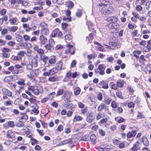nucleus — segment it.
<instances>
[{
  "mask_svg": "<svg viewBox=\"0 0 151 151\" xmlns=\"http://www.w3.org/2000/svg\"><path fill=\"white\" fill-rule=\"evenodd\" d=\"M110 85L111 86V89L114 90H116L118 89V87L117 85L115 84L114 82H111Z\"/></svg>",
  "mask_w": 151,
  "mask_h": 151,
  "instance_id": "nucleus-39",
  "label": "nucleus"
},
{
  "mask_svg": "<svg viewBox=\"0 0 151 151\" xmlns=\"http://www.w3.org/2000/svg\"><path fill=\"white\" fill-rule=\"evenodd\" d=\"M117 86L118 87H122L123 86V84L122 82L118 81L116 83Z\"/></svg>",
  "mask_w": 151,
  "mask_h": 151,
  "instance_id": "nucleus-60",
  "label": "nucleus"
},
{
  "mask_svg": "<svg viewBox=\"0 0 151 151\" xmlns=\"http://www.w3.org/2000/svg\"><path fill=\"white\" fill-rule=\"evenodd\" d=\"M48 81L51 82H54L56 80L55 78L53 76L49 78L48 79Z\"/></svg>",
  "mask_w": 151,
  "mask_h": 151,
  "instance_id": "nucleus-51",
  "label": "nucleus"
},
{
  "mask_svg": "<svg viewBox=\"0 0 151 151\" xmlns=\"http://www.w3.org/2000/svg\"><path fill=\"white\" fill-rule=\"evenodd\" d=\"M99 84H102L103 86L102 88L104 89H108L109 88V86L107 83H104V81H102V82H101Z\"/></svg>",
  "mask_w": 151,
  "mask_h": 151,
  "instance_id": "nucleus-37",
  "label": "nucleus"
},
{
  "mask_svg": "<svg viewBox=\"0 0 151 151\" xmlns=\"http://www.w3.org/2000/svg\"><path fill=\"white\" fill-rule=\"evenodd\" d=\"M40 25L42 27V28H47V24L44 22L41 23L40 24Z\"/></svg>",
  "mask_w": 151,
  "mask_h": 151,
  "instance_id": "nucleus-52",
  "label": "nucleus"
},
{
  "mask_svg": "<svg viewBox=\"0 0 151 151\" xmlns=\"http://www.w3.org/2000/svg\"><path fill=\"white\" fill-rule=\"evenodd\" d=\"M100 1L101 2L103 3H100L98 5H97V6L98 7H102V9L103 8L105 9H107V8H105L104 7H106L108 6V5L109 6V7H107V8H109L110 9H112V7L111 6H109V5H108L107 3H109V2H108V1L106 0H101Z\"/></svg>",
  "mask_w": 151,
  "mask_h": 151,
  "instance_id": "nucleus-2",
  "label": "nucleus"
},
{
  "mask_svg": "<svg viewBox=\"0 0 151 151\" xmlns=\"http://www.w3.org/2000/svg\"><path fill=\"white\" fill-rule=\"evenodd\" d=\"M17 76H7L5 77V78H4V81H7V80H8V79L10 78L12 79H13V78H17Z\"/></svg>",
  "mask_w": 151,
  "mask_h": 151,
  "instance_id": "nucleus-43",
  "label": "nucleus"
},
{
  "mask_svg": "<svg viewBox=\"0 0 151 151\" xmlns=\"http://www.w3.org/2000/svg\"><path fill=\"white\" fill-rule=\"evenodd\" d=\"M71 95V93L68 91H65L62 96V98H70Z\"/></svg>",
  "mask_w": 151,
  "mask_h": 151,
  "instance_id": "nucleus-20",
  "label": "nucleus"
},
{
  "mask_svg": "<svg viewBox=\"0 0 151 151\" xmlns=\"http://www.w3.org/2000/svg\"><path fill=\"white\" fill-rule=\"evenodd\" d=\"M33 49L35 51H37V53L41 55H42L44 53L43 50L41 48H39L38 46L35 45L33 47Z\"/></svg>",
  "mask_w": 151,
  "mask_h": 151,
  "instance_id": "nucleus-8",
  "label": "nucleus"
},
{
  "mask_svg": "<svg viewBox=\"0 0 151 151\" xmlns=\"http://www.w3.org/2000/svg\"><path fill=\"white\" fill-rule=\"evenodd\" d=\"M6 137L8 138H12L15 137L14 133L12 130H9L6 133Z\"/></svg>",
  "mask_w": 151,
  "mask_h": 151,
  "instance_id": "nucleus-10",
  "label": "nucleus"
},
{
  "mask_svg": "<svg viewBox=\"0 0 151 151\" xmlns=\"http://www.w3.org/2000/svg\"><path fill=\"white\" fill-rule=\"evenodd\" d=\"M70 98H63L64 101L67 103L68 104L70 102V101L69 100Z\"/></svg>",
  "mask_w": 151,
  "mask_h": 151,
  "instance_id": "nucleus-61",
  "label": "nucleus"
},
{
  "mask_svg": "<svg viewBox=\"0 0 151 151\" xmlns=\"http://www.w3.org/2000/svg\"><path fill=\"white\" fill-rule=\"evenodd\" d=\"M108 27L110 29H116L119 27V25L117 23L114 22L113 24H109L107 25Z\"/></svg>",
  "mask_w": 151,
  "mask_h": 151,
  "instance_id": "nucleus-12",
  "label": "nucleus"
},
{
  "mask_svg": "<svg viewBox=\"0 0 151 151\" xmlns=\"http://www.w3.org/2000/svg\"><path fill=\"white\" fill-rule=\"evenodd\" d=\"M14 70H13L12 74H17L19 73V70L17 69L14 67Z\"/></svg>",
  "mask_w": 151,
  "mask_h": 151,
  "instance_id": "nucleus-54",
  "label": "nucleus"
},
{
  "mask_svg": "<svg viewBox=\"0 0 151 151\" xmlns=\"http://www.w3.org/2000/svg\"><path fill=\"white\" fill-rule=\"evenodd\" d=\"M41 33L42 35H47L48 34L49 31L47 28H42Z\"/></svg>",
  "mask_w": 151,
  "mask_h": 151,
  "instance_id": "nucleus-32",
  "label": "nucleus"
},
{
  "mask_svg": "<svg viewBox=\"0 0 151 151\" xmlns=\"http://www.w3.org/2000/svg\"><path fill=\"white\" fill-rule=\"evenodd\" d=\"M32 107L33 109L32 110V111L36 114H37L39 113V111L38 110V106L36 104L33 106Z\"/></svg>",
  "mask_w": 151,
  "mask_h": 151,
  "instance_id": "nucleus-24",
  "label": "nucleus"
},
{
  "mask_svg": "<svg viewBox=\"0 0 151 151\" xmlns=\"http://www.w3.org/2000/svg\"><path fill=\"white\" fill-rule=\"evenodd\" d=\"M66 46L68 47V49L65 50V54H67L68 53H70L71 55L74 54L75 50L73 48V45L68 44Z\"/></svg>",
  "mask_w": 151,
  "mask_h": 151,
  "instance_id": "nucleus-3",
  "label": "nucleus"
},
{
  "mask_svg": "<svg viewBox=\"0 0 151 151\" xmlns=\"http://www.w3.org/2000/svg\"><path fill=\"white\" fill-rule=\"evenodd\" d=\"M18 19L17 17H13L9 19V22L12 25H17Z\"/></svg>",
  "mask_w": 151,
  "mask_h": 151,
  "instance_id": "nucleus-11",
  "label": "nucleus"
},
{
  "mask_svg": "<svg viewBox=\"0 0 151 151\" xmlns=\"http://www.w3.org/2000/svg\"><path fill=\"white\" fill-rule=\"evenodd\" d=\"M57 70L55 69H52L49 70H48L43 72V75L45 76H49L50 75H53L54 74L56 73Z\"/></svg>",
  "mask_w": 151,
  "mask_h": 151,
  "instance_id": "nucleus-4",
  "label": "nucleus"
},
{
  "mask_svg": "<svg viewBox=\"0 0 151 151\" xmlns=\"http://www.w3.org/2000/svg\"><path fill=\"white\" fill-rule=\"evenodd\" d=\"M97 49H98L100 51L103 52L104 51L105 49L104 48V47L103 46L101 45L99 46H98L97 47Z\"/></svg>",
  "mask_w": 151,
  "mask_h": 151,
  "instance_id": "nucleus-45",
  "label": "nucleus"
},
{
  "mask_svg": "<svg viewBox=\"0 0 151 151\" xmlns=\"http://www.w3.org/2000/svg\"><path fill=\"white\" fill-rule=\"evenodd\" d=\"M116 96L119 98L123 99V97L122 95V92L121 91H119L117 92L116 93Z\"/></svg>",
  "mask_w": 151,
  "mask_h": 151,
  "instance_id": "nucleus-47",
  "label": "nucleus"
},
{
  "mask_svg": "<svg viewBox=\"0 0 151 151\" xmlns=\"http://www.w3.org/2000/svg\"><path fill=\"white\" fill-rule=\"evenodd\" d=\"M83 119V118L82 117L77 114L75 116L73 121L74 122H76L78 121H81Z\"/></svg>",
  "mask_w": 151,
  "mask_h": 151,
  "instance_id": "nucleus-27",
  "label": "nucleus"
},
{
  "mask_svg": "<svg viewBox=\"0 0 151 151\" xmlns=\"http://www.w3.org/2000/svg\"><path fill=\"white\" fill-rule=\"evenodd\" d=\"M146 48V50L145 51V52H148L150 50H151V46L150 45H147V46L145 47Z\"/></svg>",
  "mask_w": 151,
  "mask_h": 151,
  "instance_id": "nucleus-62",
  "label": "nucleus"
},
{
  "mask_svg": "<svg viewBox=\"0 0 151 151\" xmlns=\"http://www.w3.org/2000/svg\"><path fill=\"white\" fill-rule=\"evenodd\" d=\"M91 141L93 144H95L96 143V137L94 134H91L90 136Z\"/></svg>",
  "mask_w": 151,
  "mask_h": 151,
  "instance_id": "nucleus-21",
  "label": "nucleus"
},
{
  "mask_svg": "<svg viewBox=\"0 0 151 151\" xmlns=\"http://www.w3.org/2000/svg\"><path fill=\"white\" fill-rule=\"evenodd\" d=\"M51 105L52 106L55 108H57L58 106V104L56 102H53Z\"/></svg>",
  "mask_w": 151,
  "mask_h": 151,
  "instance_id": "nucleus-63",
  "label": "nucleus"
},
{
  "mask_svg": "<svg viewBox=\"0 0 151 151\" xmlns=\"http://www.w3.org/2000/svg\"><path fill=\"white\" fill-rule=\"evenodd\" d=\"M49 43H48L53 48L54 45H55V42L52 39H50L48 41Z\"/></svg>",
  "mask_w": 151,
  "mask_h": 151,
  "instance_id": "nucleus-46",
  "label": "nucleus"
},
{
  "mask_svg": "<svg viewBox=\"0 0 151 151\" xmlns=\"http://www.w3.org/2000/svg\"><path fill=\"white\" fill-rule=\"evenodd\" d=\"M36 57L37 58V55H36L35 58L32 60L31 62L32 64H31L33 66L35 67L37 65V60L35 58Z\"/></svg>",
  "mask_w": 151,
  "mask_h": 151,
  "instance_id": "nucleus-23",
  "label": "nucleus"
},
{
  "mask_svg": "<svg viewBox=\"0 0 151 151\" xmlns=\"http://www.w3.org/2000/svg\"><path fill=\"white\" fill-rule=\"evenodd\" d=\"M58 29L54 30L52 33V36L53 37H56L57 36Z\"/></svg>",
  "mask_w": 151,
  "mask_h": 151,
  "instance_id": "nucleus-41",
  "label": "nucleus"
},
{
  "mask_svg": "<svg viewBox=\"0 0 151 151\" xmlns=\"http://www.w3.org/2000/svg\"><path fill=\"white\" fill-rule=\"evenodd\" d=\"M78 107L80 108H83L84 107V104L81 102L78 103Z\"/></svg>",
  "mask_w": 151,
  "mask_h": 151,
  "instance_id": "nucleus-56",
  "label": "nucleus"
},
{
  "mask_svg": "<svg viewBox=\"0 0 151 151\" xmlns=\"http://www.w3.org/2000/svg\"><path fill=\"white\" fill-rule=\"evenodd\" d=\"M105 105L104 104H101L99 105L98 108V111H101L105 107Z\"/></svg>",
  "mask_w": 151,
  "mask_h": 151,
  "instance_id": "nucleus-40",
  "label": "nucleus"
},
{
  "mask_svg": "<svg viewBox=\"0 0 151 151\" xmlns=\"http://www.w3.org/2000/svg\"><path fill=\"white\" fill-rule=\"evenodd\" d=\"M18 29V27L16 26H12L9 28V30L10 32H15Z\"/></svg>",
  "mask_w": 151,
  "mask_h": 151,
  "instance_id": "nucleus-31",
  "label": "nucleus"
},
{
  "mask_svg": "<svg viewBox=\"0 0 151 151\" xmlns=\"http://www.w3.org/2000/svg\"><path fill=\"white\" fill-rule=\"evenodd\" d=\"M106 21L109 24H113L117 22L118 19L115 16H111L107 18Z\"/></svg>",
  "mask_w": 151,
  "mask_h": 151,
  "instance_id": "nucleus-5",
  "label": "nucleus"
},
{
  "mask_svg": "<svg viewBox=\"0 0 151 151\" xmlns=\"http://www.w3.org/2000/svg\"><path fill=\"white\" fill-rule=\"evenodd\" d=\"M16 40L19 42H22L23 41V39L22 37L19 35H18L16 37Z\"/></svg>",
  "mask_w": 151,
  "mask_h": 151,
  "instance_id": "nucleus-29",
  "label": "nucleus"
},
{
  "mask_svg": "<svg viewBox=\"0 0 151 151\" xmlns=\"http://www.w3.org/2000/svg\"><path fill=\"white\" fill-rule=\"evenodd\" d=\"M39 71L38 69L33 70L30 71V75L34 77H36L39 74Z\"/></svg>",
  "mask_w": 151,
  "mask_h": 151,
  "instance_id": "nucleus-16",
  "label": "nucleus"
},
{
  "mask_svg": "<svg viewBox=\"0 0 151 151\" xmlns=\"http://www.w3.org/2000/svg\"><path fill=\"white\" fill-rule=\"evenodd\" d=\"M142 141L145 146H148L149 145V141L146 137L144 136L142 137Z\"/></svg>",
  "mask_w": 151,
  "mask_h": 151,
  "instance_id": "nucleus-22",
  "label": "nucleus"
},
{
  "mask_svg": "<svg viewBox=\"0 0 151 151\" xmlns=\"http://www.w3.org/2000/svg\"><path fill=\"white\" fill-rule=\"evenodd\" d=\"M23 122H20V123H18L16 125V126L19 127H23L24 126V124Z\"/></svg>",
  "mask_w": 151,
  "mask_h": 151,
  "instance_id": "nucleus-57",
  "label": "nucleus"
},
{
  "mask_svg": "<svg viewBox=\"0 0 151 151\" xmlns=\"http://www.w3.org/2000/svg\"><path fill=\"white\" fill-rule=\"evenodd\" d=\"M48 63L50 64H53L56 62V57L55 56H53L49 58Z\"/></svg>",
  "mask_w": 151,
  "mask_h": 151,
  "instance_id": "nucleus-19",
  "label": "nucleus"
},
{
  "mask_svg": "<svg viewBox=\"0 0 151 151\" xmlns=\"http://www.w3.org/2000/svg\"><path fill=\"white\" fill-rule=\"evenodd\" d=\"M86 121L89 123L92 122L95 118L92 113H88L86 114Z\"/></svg>",
  "mask_w": 151,
  "mask_h": 151,
  "instance_id": "nucleus-6",
  "label": "nucleus"
},
{
  "mask_svg": "<svg viewBox=\"0 0 151 151\" xmlns=\"http://www.w3.org/2000/svg\"><path fill=\"white\" fill-rule=\"evenodd\" d=\"M1 91L3 94L6 95L9 97H11L12 96V93L6 88H2Z\"/></svg>",
  "mask_w": 151,
  "mask_h": 151,
  "instance_id": "nucleus-15",
  "label": "nucleus"
},
{
  "mask_svg": "<svg viewBox=\"0 0 151 151\" xmlns=\"http://www.w3.org/2000/svg\"><path fill=\"white\" fill-rule=\"evenodd\" d=\"M40 43L41 45H43L47 42V40L46 37L43 35H40Z\"/></svg>",
  "mask_w": 151,
  "mask_h": 151,
  "instance_id": "nucleus-9",
  "label": "nucleus"
},
{
  "mask_svg": "<svg viewBox=\"0 0 151 151\" xmlns=\"http://www.w3.org/2000/svg\"><path fill=\"white\" fill-rule=\"evenodd\" d=\"M64 92V91L62 89H59L58 91L57 92V96H59L62 94H63V93Z\"/></svg>",
  "mask_w": 151,
  "mask_h": 151,
  "instance_id": "nucleus-49",
  "label": "nucleus"
},
{
  "mask_svg": "<svg viewBox=\"0 0 151 151\" xmlns=\"http://www.w3.org/2000/svg\"><path fill=\"white\" fill-rule=\"evenodd\" d=\"M44 47L47 50L51 51L53 49V47L49 43L47 44L44 45Z\"/></svg>",
  "mask_w": 151,
  "mask_h": 151,
  "instance_id": "nucleus-34",
  "label": "nucleus"
},
{
  "mask_svg": "<svg viewBox=\"0 0 151 151\" xmlns=\"http://www.w3.org/2000/svg\"><path fill=\"white\" fill-rule=\"evenodd\" d=\"M106 67V65L103 64H100L98 66L99 69L100 71L103 70L104 71Z\"/></svg>",
  "mask_w": 151,
  "mask_h": 151,
  "instance_id": "nucleus-35",
  "label": "nucleus"
},
{
  "mask_svg": "<svg viewBox=\"0 0 151 151\" xmlns=\"http://www.w3.org/2000/svg\"><path fill=\"white\" fill-rule=\"evenodd\" d=\"M101 12L103 15H107L112 12L111 10H101Z\"/></svg>",
  "mask_w": 151,
  "mask_h": 151,
  "instance_id": "nucleus-25",
  "label": "nucleus"
},
{
  "mask_svg": "<svg viewBox=\"0 0 151 151\" xmlns=\"http://www.w3.org/2000/svg\"><path fill=\"white\" fill-rule=\"evenodd\" d=\"M63 106L67 109L70 108L72 109L73 108H76V104L74 105L72 103L65 104Z\"/></svg>",
  "mask_w": 151,
  "mask_h": 151,
  "instance_id": "nucleus-18",
  "label": "nucleus"
},
{
  "mask_svg": "<svg viewBox=\"0 0 151 151\" xmlns=\"http://www.w3.org/2000/svg\"><path fill=\"white\" fill-rule=\"evenodd\" d=\"M19 4H21L22 5L24 6H27L28 4V2L26 1H22L19 0Z\"/></svg>",
  "mask_w": 151,
  "mask_h": 151,
  "instance_id": "nucleus-36",
  "label": "nucleus"
},
{
  "mask_svg": "<svg viewBox=\"0 0 151 151\" xmlns=\"http://www.w3.org/2000/svg\"><path fill=\"white\" fill-rule=\"evenodd\" d=\"M141 53V51H139V50L134 51L133 52L134 56L137 59H138L139 58L138 55H140Z\"/></svg>",
  "mask_w": 151,
  "mask_h": 151,
  "instance_id": "nucleus-30",
  "label": "nucleus"
},
{
  "mask_svg": "<svg viewBox=\"0 0 151 151\" xmlns=\"http://www.w3.org/2000/svg\"><path fill=\"white\" fill-rule=\"evenodd\" d=\"M73 38V37L70 35H67L65 36V41L67 42L71 40Z\"/></svg>",
  "mask_w": 151,
  "mask_h": 151,
  "instance_id": "nucleus-28",
  "label": "nucleus"
},
{
  "mask_svg": "<svg viewBox=\"0 0 151 151\" xmlns=\"http://www.w3.org/2000/svg\"><path fill=\"white\" fill-rule=\"evenodd\" d=\"M33 66L31 64H28L27 65L26 68L27 70H30L32 68Z\"/></svg>",
  "mask_w": 151,
  "mask_h": 151,
  "instance_id": "nucleus-58",
  "label": "nucleus"
},
{
  "mask_svg": "<svg viewBox=\"0 0 151 151\" xmlns=\"http://www.w3.org/2000/svg\"><path fill=\"white\" fill-rule=\"evenodd\" d=\"M73 138H70L62 141L61 142L62 145H66L68 144H71L73 143Z\"/></svg>",
  "mask_w": 151,
  "mask_h": 151,
  "instance_id": "nucleus-17",
  "label": "nucleus"
},
{
  "mask_svg": "<svg viewBox=\"0 0 151 151\" xmlns=\"http://www.w3.org/2000/svg\"><path fill=\"white\" fill-rule=\"evenodd\" d=\"M73 6V3L72 1H70L69 3V4L68 5V7L70 9H71L72 8Z\"/></svg>",
  "mask_w": 151,
  "mask_h": 151,
  "instance_id": "nucleus-53",
  "label": "nucleus"
},
{
  "mask_svg": "<svg viewBox=\"0 0 151 151\" xmlns=\"http://www.w3.org/2000/svg\"><path fill=\"white\" fill-rule=\"evenodd\" d=\"M31 139L32 142V145H34L35 144H37L38 143V142L35 139H34L33 137H31Z\"/></svg>",
  "mask_w": 151,
  "mask_h": 151,
  "instance_id": "nucleus-44",
  "label": "nucleus"
},
{
  "mask_svg": "<svg viewBox=\"0 0 151 151\" xmlns=\"http://www.w3.org/2000/svg\"><path fill=\"white\" fill-rule=\"evenodd\" d=\"M99 134L102 136L105 135V132L102 129H99Z\"/></svg>",
  "mask_w": 151,
  "mask_h": 151,
  "instance_id": "nucleus-48",
  "label": "nucleus"
},
{
  "mask_svg": "<svg viewBox=\"0 0 151 151\" xmlns=\"http://www.w3.org/2000/svg\"><path fill=\"white\" fill-rule=\"evenodd\" d=\"M94 72L96 73H99L101 75H103L105 73V71L104 70L100 71L99 70V68L95 69Z\"/></svg>",
  "mask_w": 151,
  "mask_h": 151,
  "instance_id": "nucleus-38",
  "label": "nucleus"
},
{
  "mask_svg": "<svg viewBox=\"0 0 151 151\" xmlns=\"http://www.w3.org/2000/svg\"><path fill=\"white\" fill-rule=\"evenodd\" d=\"M139 1H137L136 2V4L137 6L136 7V9H142V6H140V5H138V4L139 3Z\"/></svg>",
  "mask_w": 151,
  "mask_h": 151,
  "instance_id": "nucleus-50",
  "label": "nucleus"
},
{
  "mask_svg": "<svg viewBox=\"0 0 151 151\" xmlns=\"http://www.w3.org/2000/svg\"><path fill=\"white\" fill-rule=\"evenodd\" d=\"M25 53L24 51H21L19 52L17 56L12 55L11 57V59L14 61H19L22 59V58L24 57Z\"/></svg>",
  "mask_w": 151,
  "mask_h": 151,
  "instance_id": "nucleus-1",
  "label": "nucleus"
},
{
  "mask_svg": "<svg viewBox=\"0 0 151 151\" xmlns=\"http://www.w3.org/2000/svg\"><path fill=\"white\" fill-rule=\"evenodd\" d=\"M139 142L137 141L133 145V151H138L140 150V147Z\"/></svg>",
  "mask_w": 151,
  "mask_h": 151,
  "instance_id": "nucleus-13",
  "label": "nucleus"
},
{
  "mask_svg": "<svg viewBox=\"0 0 151 151\" xmlns=\"http://www.w3.org/2000/svg\"><path fill=\"white\" fill-rule=\"evenodd\" d=\"M82 13L81 11H80L76 13V15L78 17H80L82 15Z\"/></svg>",
  "mask_w": 151,
  "mask_h": 151,
  "instance_id": "nucleus-64",
  "label": "nucleus"
},
{
  "mask_svg": "<svg viewBox=\"0 0 151 151\" xmlns=\"http://www.w3.org/2000/svg\"><path fill=\"white\" fill-rule=\"evenodd\" d=\"M133 22H136L137 19H139V15L134 12H133Z\"/></svg>",
  "mask_w": 151,
  "mask_h": 151,
  "instance_id": "nucleus-26",
  "label": "nucleus"
},
{
  "mask_svg": "<svg viewBox=\"0 0 151 151\" xmlns=\"http://www.w3.org/2000/svg\"><path fill=\"white\" fill-rule=\"evenodd\" d=\"M68 24L66 23H63L62 24L61 27L62 29H65L68 26Z\"/></svg>",
  "mask_w": 151,
  "mask_h": 151,
  "instance_id": "nucleus-59",
  "label": "nucleus"
},
{
  "mask_svg": "<svg viewBox=\"0 0 151 151\" xmlns=\"http://www.w3.org/2000/svg\"><path fill=\"white\" fill-rule=\"evenodd\" d=\"M62 65L63 63L61 61H59L56 64L55 68L52 69H56L57 70V73L58 72V70H62Z\"/></svg>",
  "mask_w": 151,
  "mask_h": 151,
  "instance_id": "nucleus-7",
  "label": "nucleus"
},
{
  "mask_svg": "<svg viewBox=\"0 0 151 151\" xmlns=\"http://www.w3.org/2000/svg\"><path fill=\"white\" fill-rule=\"evenodd\" d=\"M40 57L41 60L44 63L45 65L46 66L47 63L48 62L49 57L45 55H43L41 56Z\"/></svg>",
  "mask_w": 151,
  "mask_h": 151,
  "instance_id": "nucleus-14",
  "label": "nucleus"
},
{
  "mask_svg": "<svg viewBox=\"0 0 151 151\" xmlns=\"http://www.w3.org/2000/svg\"><path fill=\"white\" fill-rule=\"evenodd\" d=\"M9 126L12 127H13L14 126V122L13 121H10L8 122Z\"/></svg>",
  "mask_w": 151,
  "mask_h": 151,
  "instance_id": "nucleus-55",
  "label": "nucleus"
},
{
  "mask_svg": "<svg viewBox=\"0 0 151 151\" xmlns=\"http://www.w3.org/2000/svg\"><path fill=\"white\" fill-rule=\"evenodd\" d=\"M19 0H10V2L11 4L17 5L19 3Z\"/></svg>",
  "mask_w": 151,
  "mask_h": 151,
  "instance_id": "nucleus-42",
  "label": "nucleus"
},
{
  "mask_svg": "<svg viewBox=\"0 0 151 151\" xmlns=\"http://www.w3.org/2000/svg\"><path fill=\"white\" fill-rule=\"evenodd\" d=\"M25 80L24 79H20L19 81L17 82V83L20 85L24 86L25 85V84L24 83Z\"/></svg>",
  "mask_w": 151,
  "mask_h": 151,
  "instance_id": "nucleus-33",
  "label": "nucleus"
}]
</instances>
